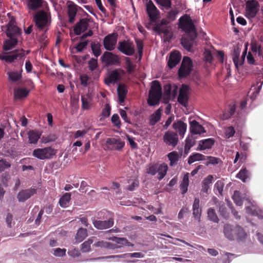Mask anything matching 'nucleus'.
<instances>
[{
    "instance_id": "nucleus-35",
    "label": "nucleus",
    "mask_w": 263,
    "mask_h": 263,
    "mask_svg": "<svg viewBox=\"0 0 263 263\" xmlns=\"http://www.w3.org/2000/svg\"><path fill=\"white\" fill-rule=\"evenodd\" d=\"M29 91L25 88H18L14 90V97L15 99H22L26 98L29 94Z\"/></svg>"
},
{
    "instance_id": "nucleus-31",
    "label": "nucleus",
    "mask_w": 263,
    "mask_h": 263,
    "mask_svg": "<svg viewBox=\"0 0 263 263\" xmlns=\"http://www.w3.org/2000/svg\"><path fill=\"white\" fill-rule=\"evenodd\" d=\"M215 143L213 138H208L202 140L199 142V149L200 151L211 148Z\"/></svg>"
},
{
    "instance_id": "nucleus-39",
    "label": "nucleus",
    "mask_w": 263,
    "mask_h": 263,
    "mask_svg": "<svg viewBox=\"0 0 263 263\" xmlns=\"http://www.w3.org/2000/svg\"><path fill=\"white\" fill-rule=\"evenodd\" d=\"M189 183V175L186 173L184 175L183 179L180 184V189L182 194H184L187 191V188Z\"/></svg>"
},
{
    "instance_id": "nucleus-36",
    "label": "nucleus",
    "mask_w": 263,
    "mask_h": 263,
    "mask_svg": "<svg viewBox=\"0 0 263 263\" xmlns=\"http://www.w3.org/2000/svg\"><path fill=\"white\" fill-rule=\"evenodd\" d=\"M43 0H28L27 6L30 10L35 11L43 6Z\"/></svg>"
},
{
    "instance_id": "nucleus-51",
    "label": "nucleus",
    "mask_w": 263,
    "mask_h": 263,
    "mask_svg": "<svg viewBox=\"0 0 263 263\" xmlns=\"http://www.w3.org/2000/svg\"><path fill=\"white\" fill-rule=\"evenodd\" d=\"M125 61L127 72L129 73L133 72L136 68V65L133 64L130 59L128 57H125Z\"/></svg>"
},
{
    "instance_id": "nucleus-41",
    "label": "nucleus",
    "mask_w": 263,
    "mask_h": 263,
    "mask_svg": "<svg viewBox=\"0 0 263 263\" xmlns=\"http://www.w3.org/2000/svg\"><path fill=\"white\" fill-rule=\"evenodd\" d=\"M71 200V194L65 193L60 198L59 201L60 205L62 208L68 206V203Z\"/></svg>"
},
{
    "instance_id": "nucleus-37",
    "label": "nucleus",
    "mask_w": 263,
    "mask_h": 263,
    "mask_svg": "<svg viewBox=\"0 0 263 263\" xmlns=\"http://www.w3.org/2000/svg\"><path fill=\"white\" fill-rule=\"evenodd\" d=\"M161 111L160 108L158 109L154 113L149 117V124L151 126L155 125L160 120L161 116Z\"/></svg>"
},
{
    "instance_id": "nucleus-47",
    "label": "nucleus",
    "mask_w": 263,
    "mask_h": 263,
    "mask_svg": "<svg viewBox=\"0 0 263 263\" xmlns=\"http://www.w3.org/2000/svg\"><path fill=\"white\" fill-rule=\"evenodd\" d=\"M153 30L159 34L162 33L167 34L168 33V30L166 26L162 25L161 24H159L158 23L154 25L153 27Z\"/></svg>"
},
{
    "instance_id": "nucleus-32",
    "label": "nucleus",
    "mask_w": 263,
    "mask_h": 263,
    "mask_svg": "<svg viewBox=\"0 0 263 263\" xmlns=\"http://www.w3.org/2000/svg\"><path fill=\"white\" fill-rule=\"evenodd\" d=\"M82 108L84 110H89L91 108L92 98L89 93L81 96Z\"/></svg>"
},
{
    "instance_id": "nucleus-56",
    "label": "nucleus",
    "mask_w": 263,
    "mask_h": 263,
    "mask_svg": "<svg viewBox=\"0 0 263 263\" xmlns=\"http://www.w3.org/2000/svg\"><path fill=\"white\" fill-rule=\"evenodd\" d=\"M156 3L164 7L166 9H169L172 7L171 0H155Z\"/></svg>"
},
{
    "instance_id": "nucleus-62",
    "label": "nucleus",
    "mask_w": 263,
    "mask_h": 263,
    "mask_svg": "<svg viewBox=\"0 0 263 263\" xmlns=\"http://www.w3.org/2000/svg\"><path fill=\"white\" fill-rule=\"evenodd\" d=\"M224 183L221 180H218L215 183L214 186V190L217 192L219 194L222 195L223 189L224 187Z\"/></svg>"
},
{
    "instance_id": "nucleus-13",
    "label": "nucleus",
    "mask_w": 263,
    "mask_h": 263,
    "mask_svg": "<svg viewBox=\"0 0 263 263\" xmlns=\"http://www.w3.org/2000/svg\"><path fill=\"white\" fill-rule=\"evenodd\" d=\"M118 34L117 33L109 34L103 40V45L105 49L108 51L113 50L117 42Z\"/></svg>"
},
{
    "instance_id": "nucleus-52",
    "label": "nucleus",
    "mask_w": 263,
    "mask_h": 263,
    "mask_svg": "<svg viewBox=\"0 0 263 263\" xmlns=\"http://www.w3.org/2000/svg\"><path fill=\"white\" fill-rule=\"evenodd\" d=\"M234 233L240 239H244L246 237L247 234L240 227H237L233 230Z\"/></svg>"
},
{
    "instance_id": "nucleus-1",
    "label": "nucleus",
    "mask_w": 263,
    "mask_h": 263,
    "mask_svg": "<svg viewBox=\"0 0 263 263\" xmlns=\"http://www.w3.org/2000/svg\"><path fill=\"white\" fill-rule=\"evenodd\" d=\"M162 87L157 80L153 81L149 91L147 103L150 106H155L159 104L162 97Z\"/></svg>"
},
{
    "instance_id": "nucleus-16",
    "label": "nucleus",
    "mask_w": 263,
    "mask_h": 263,
    "mask_svg": "<svg viewBox=\"0 0 263 263\" xmlns=\"http://www.w3.org/2000/svg\"><path fill=\"white\" fill-rule=\"evenodd\" d=\"M101 58L102 61L105 62L107 65L119 64L120 62L118 55L110 52H104Z\"/></svg>"
},
{
    "instance_id": "nucleus-8",
    "label": "nucleus",
    "mask_w": 263,
    "mask_h": 263,
    "mask_svg": "<svg viewBox=\"0 0 263 263\" xmlns=\"http://www.w3.org/2000/svg\"><path fill=\"white\" fill-rule=\"evenodd\" d=\"M196 37V32L192 34H186L182 37L181 44L188 51H192L193 46L196 45L195 40Z\"/></svg>"
},
{
    "instance_id": "nucleus-64",
    "label": "nucleus",
    "mask_w": 263,
    "mask_h": 263,
    "mask_svg": "<svg viewBox=\"0 0 263 263\" xmlns=\"http://www.w3.org/2000/svg\"><path fill=\"white\" fill-rule=\"evenodd\" d=\"M53 254L55 256L62 257L66 255V250L65 249H61L59 248L55 249H53Z\"/></svg>"
},
{
    "instance_id": "nucleus-46",
    "label": "nucleus",
    "mask_w": 263,
    "mask_h": 263,
    "mask_svg": "<svg viewBox=\"0 0 263 263\" xmlns=\"http://www.w3.org/2000/svg\"><path fill=\"white\" fill-rule=\"evenodd\" d=\"M250 173L246 168H242L237 174L236 177L240 179L242 182H245L246 180L250 177Z\"/></svg>"
},
{
    "instance_id": "nucleus-43",
    "label": "nucleus",
    "mask_w": 263,
    "mask_h": 263,
    "mask_svg": "<svg viewBox=\"0 0 263 263\" xmlns=\"http://www.w3.org/2000/svg\"><path fill=\"white\" fill-rule=\"evenodd\" d=\"M91 49L93 55L98 58L101 54V45L100 43L97 42H92L91 43Z\"/></svg>"
},
{
    "instance_id": "nucleus-42",
    "label": "nucleus",
    "mask_w": 263,
    "mask_h": 263,
    "mask_svg": "<svg viewBox=\"0 0 263 263\" xmlns=\"http://www.w3.org/2000/svg\"><path fill=\"white\" fill-rule=\"evenodd\" d=\"M87 235V229L81 228L77 231L76 239L78 242H80L82 241Z\"/></svg>"
},
{
    "instance_id": "nucleus-33",
    "label": "nucleus",
    "mask_w": 263,
    "mask_h": 263,
    "mask_svg": "<svg viewBox=\"0 0 263 263\" xmlns=\"http://www.w3.org/2000/svg\"><path fill=\"white\" fill-rule=\"evenodd\" d=\"M158 173L157 178L159 180H162L166 175L168 171V166L165 163H162L160 164L157 163V170Z\"/></svg>"
},
{
    "instance_id": "nucleus-30",
    "label": "nucleus",
    "mask_w": 263,
    "mask_h": 263,
    "mask_svg": "<svg viewBox=\"0 0 263 263\" xmlns=\"http://www.w3.org/2000/svg\"><path fill=\"white\" fill-rule=\"evenodd\" d=\"M77 12V5L73 3L72 2L71 4L68 6L67 13L69 17V22L70 23L74 22Z\"/></svg>"
},
{
    "instance_id": "nucleus-19",
    "label": "nucleus",
    "mask_w": 263,
    "mask_h": 263,
    "mask_svg": "<svg viewBox=\"0 0 263 263\" xmlns=\"http://www.w3.org/2000/svg\"><path fill=\"white\" fill-rule=\"evenodd\" d=\"M173 128L175 130V133L183 138L187 129V124L180 120H177L173 124Z\"/></svg>"
},
{
    "instance_id": "nucleus-50",
    "label": "nucleus",
    "mask_w": 263,
    "mask_h": 263,
    "mask_svg": "<svg viewBox=\"0 0 263 263\" xmlns=\"http://www.w3.org/2000/svg\"><path fill=\"white\" fill-rule=\"evenodd\" d=\"M208 217L209 219L214 222L218 223L219 219L215 210L212 208H209L208 210Z\"/></svg>"
},
{
    "instance_id": "nucleus-29",
    "label": "nucleus",
    "mask_w": 263,
    "mask_h": 263,
    "mask_svg": "<svg viewBox=\"0 0 263 263\" xmlns=\"http://www.w3.org/2000/svg\"><path fill=\"white\" fill-rule=\"evenodd\" d=\"M9 39L4 42L3 49L5 51L12 49L17 44L18 39L15 37H8Z\"/></svg>"
},
{
    "instance_id": "nucleus-57",
    "label": "nucleus",
    "mask_w": 263,
    "mask_h": 263,
    "mask_svg": "<svg viewBox=\"0 0 263 263\" xmlns=\"http://www.w3.org/2000/svg\"><path fill=\"white\" fill-rule=\"evenodd\" d=\"M135 42L137 45L138 54L140 57L141 58L143 55V42L141 39H135Z\"/></svg>"
},
{
    "instance_id": "nucleus-58",
    "label": "nucleus",
    "mask_w": 263,
    "mask_h": 263,
    "mask_svg": "<svg viewBox=\"0 0 263 263\" xmlns=\"http://www.w3.org/2000/svg\"><path fill=\"white\" fill-rule=\"evenodd\" d=\"M157 163L150 164L146 170V173L152 176H154L157 174Z\"/></svg>"
},
{
    "instance_id": "nucleus-49",
    "label": "nucleus",
    "mask_w": 263,
    "mask_h": 263,
    "mask_svg": "<svg viewBox=\"0 0 263 263\" xmlns=\"http://www.w3.org/2000/svg\"><path fill=\"white\" fill-rule=\"evenodd\" d=\"M204 156L199 153H195L191 155L188 158V163L191 164L193 162L203 159Z\"/></svg>"
},
{
    "instance_id": "nucleus-55",
    "label": "nucleus",
    "mask_w": 263,
    "mask_h": 263,
    "mask_svg": "<svg viewBox=\"0 0 263 263\" xmlns=\"http://www.w3.org/2000/svg\"><path fill=\"white\" fill-rule=\"evenodd\" d=\"M232 198L236 205L238 206L242 205V200L239 192L237 191H235Z\"/></svg>"
},
{
    "instance_id": "nucleus-26",
    "label": "nucleus",
    "mask_w": 263,
    "mask_h": 263,
    "mask_svg": "<svg viewBox=\"0 0 263 263\" xmlns=\"http://www.w3.org/2000/svg\"><path fill=\"white\" fill-rule=\"evenodd\" d=\"M25 51L23 49L21 50H15L12 51V53L9 55H7L6 62L11 63L14 61L15 60L21 59L25 57Z\"/></svg>"
},
{
    "instance_id": "nucleus-2",
    "label": "nucleus",
    "mask_w": 263,
    "mask_h": 263,
    "mask_svg": "<svg viewBox=\"0 0 263 263\" xmlns=\"http://www.w3.org/2000/svg\"><path fill=\"white\" fill-rule=\"evenodd\" d=\"M1 29L6 33L7 37H17L21 34V29L16 26L14 17L11 18L7 25L2 26Z\"/></svg>"
},
{
    "instance_id": "nucleus-21",
    "label": "nucleus",
    "mask_w": 263,
    "mask_h": 263,
    "mask_svg": "<svg viewBox=\"0 0 263 263\" xmlns=\"http://www.w3.org/2000/svg\"><path fill=\"white\" fill-rule=\"evenodd\" d=\"M247 200L250 204L247 206L246 208L247 213L252 215L257 216L259 218L262 219L263 218V216L261 215L262 212L256 206L255 202H251V200L249 199H247Z\"/></svg>"
},
{
    "instance_id": "nucleus-61",
    "label": "nucleus",
    "mask_w": 263,
    "mask_h": 263,
    "mask_svg": "<svg viewBox=\"0 0 263 263\" xmlns=\"http://www.w3.org/2000/svg\"><path fill=\"white\" fill-rule=\"evenodd\" d=\"M111 121L116 127L119 128H120L121 123L118 114H115L112 115L111 118Z\"/></svg>"
},
{
    "instance_id": "nucleus-22",
    "label": "nucleus",
    "mask_w": 263,
    "mask_h": 263,
    "mask_svg": "<svg viewBox=\"0 0 263 263\" xmlns=\"http://www.w3.org/2000/svg\"><path fill=\"white\" fill-rule=\"evenodd\" d=\"M181 54L178 51L171 52L167 62V66L170 69L175 67L181 60Z\"/></svg>"
},
{
    "instance_id": "nucleus-54",
    "label": "nucleus",
    "mask_w": 263,
    "mask_h": 263,
    "mask_svg": "<svg viewBox=\"0 0 263 263\" xmlns=\"http://www.w3.org/2000/svg\"><path fill=\"white\" fill-rule=\"evenodd\" d=\"M93 241L91 239H88L84 241L81 245V251L82 252H88L90 250V245L92 243Z\"/></svg>"
},
{
    "instance_id": "nucleus-23",
    "label": "nucleus",
    "mask_w": 263,
    "mask_h": 263,
    "mask_svg": "<svg viewBox=\"0 0 263 263\" xmlns=\"http://www.w3.org/2000/svg\"><path fill=\"white\" fill-rule=\"evenodd\" d=\"M114 220L112 218H110L107 220H94L93 224L94 227L97 229L103 230L109 228L113 226Z\"/></svg>"
},
{
    "instance_id": "nucleus-40",
    "label": "nucleus",
    "mask_w": 263,
    "mask_h": 263,
    "mask_svg": "<svg viewBox=\"0 0 263 263\" xmlns=\"http://www.w3.org/2000/svg\"><path fill=\"white\" fill-rule=\"evenodd\" d=\"M117 92L120 102L123 103L124 101V99L127 92L125 85L123 84L119 85L117 88Z\"/></svg>"
},
{
    "instance_id": "nucleus-20",
    "label": "nucleus",
    "mask_w": 263,
    "mask_h": 263,
    "mask_svg": "<svg viewBox=\"0 0 263 263\" xmlns=\"http://www.w3.org/2000/svg\"><path fill=\"white\" fill-rule=\"evenodd\" d=\"M189 90V87L185 84H183L179 90V93L178 97V101L183 106H186L188 101L187 92Z\"/></svg>"
},
{
    "instance_id": "nucleus-53",
    "label": "nucleus",
    "mask_w": 263,
    "mask_h": 263,
    "mask_svg": "<svg viewBox=\"0 0 263 263\" xmlns=\"http://www.w3.org/2000/svg\"><path fill=\"white\" fill-rule=\"evenodd\" d=\"M111 107L109 104H106L104 108L103 109L100 120L108 117L110 115Z\"/></svg>"
},
{
    "instance_id": "nucleus-60",
    "label": "nucleus",
    "mask_w": 263,
    "mask_h": 263,
    "mask_svg": "<svg viewBox=\"0 0 263 263\" xmlns=\"http://www.w3.org/2000/svg\"><path fill=\"white\" fill-rule=\"evenodd\" d=\"M128 183L130 184L128 186L127 189L130 191L135 190V189L138 187L139 185V182L138 179L130 180L128 181Z\"/></svg>"
},
{
    "instance_id": "nucleus-3",
    "label": "nucleus",
    "mask_w": 263,
    "mask_h": 263,
    "mask_svg": "<svg viewBox=\"0 0 263 263\" xmlns=\"http://www.w3.org/2000/svg\"><path fill=\"white\" fill-rule=\"evenodd\" d=\"M57 150L51 147H46L43 148L35 149L32 155L41 160L50 159L55 155Z\"/></svg>"
},
{
    "instance_id": "nucleus-45",
    "label": "nucleus",
    "mask_w": 263,
    "mask_h": 263,
    "mask_svg": "<svg viewBox=\"0 0 263 263\" xmlns=\"http://www.w3.org/2000/svg\"><path fill=\"white\" fill-rule=\"evenodd\" d=\"M213 177L212 175H209L206 177L202 182V191L208 193L209 189V185L212 183Z\"/></svg>"
},
{
    "instance_id": "nucleus-10",
    "label": "nucleus",
    "mask_w": 263,
    "mask_h": 263,
    "mask_svg": "<svg viewBox=\"0 0 263 263\" xmlns=\"http://www.w3.org/2000/svg\"><path fill=\"white\" fill-rule=\"evenodd\" d=\"M118 49L122 53L128 56L133 55L135 52L133 43L125 40L118 43Z\"/></svg>"
},
{
    "instance_id": "nucleus-38",
    "label": "nucleus",
    "mask_w": 263,
    "mask_h": 263,
    "mask_svg": "<svg viewBox=\"0 0 263 263\" xmlns=\"http://www.w3.org/2000/svg\"><path fill=\"white\" fill-rule=\"evenodd\" d=\"M28 135L29 143L35 144L40 138L41 134L37 131L31 130L28 132Z\"/></svg>"
},
{
    "instance_id": "nucleus-59",
    "label": "nucleus",
    "mask_w": 263,
    "mask_h": 263,
    "mask_svg": "<svg viewBox=\"0 0 263 263\" xmlns=\"http://www.w3.org/2000/svg\"><path fill=\"white\" fill-rule=\"evenodd\" d=\"M10 167L11 164L10 162L7 161L5 159H1L0 160V173Z\"/></svg>"
},
{
    "instance_id": "nucleus-48",
    "label": "nucleus",
    "mask_w": 263,
    "mask_h": 263,
    "mask_svg": "<svg viewBox=\"0 0 263 263\" xmlns=\"http://www.w3.org/2000/svg\"><path fill=\"white\" fill-rule=\"evenodd\" d=\"M246 54L247 48L245 49V50L243 52V54L240 59H239L236 55L233 57V61L236 68H238L239 66L243 64L245 60V57Z\"/></svg>"
},
{
    "instance_id": "nucleus-63",
    "label": "nucleus",
    "mask_w": 263,
    "mask_h": 263,
    "mask_svg": "<svg viewBox=\"0 0 263 263\" xmlns=\"http://www.w3.org/2000/svg\"><path fill=\"white\" fill-rule=\"evenodd\" d=\"M95 246L96 247H101L104 248L111 249L112 245L110 242H105L103 241H99L95 243Z\"/></svg>"
},
{
    "instance_id": "nucleus-6",
    "label": "nucleus",
    "mask_w": 263,
    "mask_h": 263,
    "mask_svg": "<svg viewBox=\"0 0 263 263\" xmlns=\"http://www.w3.org/2000/svg\"><path fill=\"white\" fill-rule=\"evenodd\" d=\"M192 67L193 64L191 59L187 57H184L178 70L179 77L183 78L188 76L191 73Z\"/></svg>"
},
{
    "instance_id": "nucleus-9",
    "label": "nucleus",
    "mask_w": 263,
    "mask_h": 263,
    "mask_svg": "<svg viewBox=\"0 0 263 263\" xmlns=\"http://www.w3.org/2000/svg\"><path fill=\"white\" fill-rule=\"evenodd\" d=\"M125 145V143L120 138H108L106 141L105 150L121 151Z\"/></svg>"
},
{
    "instance_id": "nucleus-12",
    "label": "nucleus",
    "mask_w": 263,
    "mask_h": 263,
    "mask_svg": "<svg viewBox=\"0 0 263 263\" xmlns=\"http://www.w3.org/2000/svg\"><path fill=\"white\" fill-rule=\"evenodd\" d=\"M163 140L164 143L168 146L175 147L178 143V136L176 133L172 130H167L165 132Z\"/></svg>"
},
{
    "instance_id": "nucleus-25",
    "label": "nucleus",
    "mask_w": 263,
    "mask_h": 263,
    "mask_svg": "<svg viewBox=\"0 0 263 263\" xmlns=\"http://www.w3.org/2000/svg\"><path fill=\"white\" fill-rule=\"evenodd\" d=\"M190 131L192 134H201L205 133L204 127L199 123L194 120L190 122Z\"/></svg>"
},
{
    "instance_id": "nucleus-18",
    "label": "nucleus",
    "mask_w": 263,
    "mask_h": 263,
    "mask_svg": "<svg viewBox=\"0 0 263 263\" xmlns=\"http://www.w3.org/2000/svg\"><path fill=\"white\" fill-rule=\"evenodd\" d=\"M88 20L86 18H82L74 26V32L76 35H79L82 32L85 31L88 29Z\"/></svg>"
},
{
    "instance_id": "nucleus-28",
    "label": "nucleus",
    "mask_w": 263,
    "mask_h": 263,
    "mask_svg": "<svg viewBox=\"0 0 263 263\" xmlns=\"http://www.w3.org/2000/svg\"><path fill=\"white\" fill-rule=\"evenodd\" d=\"M110 239L119 245H112L111 249L119 248L123 246L132 247L134 246V245L130 242L128 241V240L125 238L113 237Z\"/></svg>"
},
{
    "instance_id": "nucleus-5",
    "label": "nucleus",
    "mask_w": 263,
    "mask_h": 263,
    "mask_svg": "<svg viewBox=\"0 0 263 263\" xmlns=\"http://www.w3.org/2000/svg\"><path fill=\"white\" fill-rule=\"evenodd\" d=\"M180 27L186 33V34H192L196 32L195 26L190 16L184 15L181 16L179 20Z\"/></svg>"
},
{
    "instance_id": "nucleus-14",
    "label": "nucleus",
    "mask_w": 263,
    "mask_h": 263,
    "mask_svg": "<svg viewBox=\"0 0 263 263\" xmlns=\"http://www.w3.org/2000/svg\"><path fill=\"white\" fill-rule=\"evenodd\" d=\"M246 100L241 101L240 102L239 104H238V103L236 102H235L234 104H233V106H231V118H234L236 116L239 118L240 116L241 115L243 112L244 109L245 108H246Z\"/></svg>"
},
{
    "instance_id": "nucleus-11",
    "label": "nucleus",
    "mask_w": 263,
    "mask_h": 263,
    "mask_svg": "<svg viewBox=\"0 0 263 263\" xmlns=\"http://www.w3.org/2000/svg\"><path fill=\"white\" fill-rule=\"evenodd\" d=\"M34 21L39 29H43L48 23L47 13L43 10L37 12L34 15Z\"/></svg>"
},
{
    "instance_id": "nucleus-44",
    "label": "nucleus",
    "mask_w": 263,
    "mask_h": 263,
    "mask_svg": "<svg viewBox=\"0 0 263 263\" xmlns=\"http://www.w3.org/2000/svg\"><path fill=\"white\" fill-rule=\"evenodd\" d=\"M167 157L170 161V166L176 165L179 159V154L176 151H173L168 154Z\"/></svg>"
},
{
    "instance_id": "nucleus-4",
    "label": "nucleus",
    "mask_w": 263,
    "mask_h": 263,
    "mask_svg": "<svg viewBox=\"0 0 263 263\" xmlns=\"http://www.w3.org/2000/svg\"><path fill=\"white\" fill-rule=\"evenodd\" d=\"M251 51L248 53L247 57L248 63L255 64V60H258V59H262L263 61V55L261 56L260 45H257L255 42H252L251 44Z\"/></svg>"
},
{
    "instance_id": "nucleus-27",
    "label": "nucleus",
    "mask_w": 263,
    "mask_h": 263,
    "mask_svg": "<svg viewBox=\"0 0 263 263\" xmlns=\"http://www.w3.org/2000/svg\"><path fill=\"white\" fill-rule=\"evenodd\" d=\"M121 79V75L118 69L111 71L108 77L105 79L106 84L109 85L111 83H116Z\"/></svg>"
},
{
    "instance_id": "nucleus-24",
    "label": "nucleus",
    "mask_w": 263,
    "mask_h": 263,
    "mask_svg": "<svg viewBox=\"0 0 263 263\" xmlns=\"http://www.w3.org/2000/svg\"><path fill=\"white\" fill-rule=\"evenodd\" d=\"M23 62L21 64V68L19 70H13L7 72L8 79L12 82H16L19 81L22 79V72L23 69L22 66Z\"/></svg>"
},
{
    "instance_id": "nucleus-15",
    "label": "nucleus",
    "mask_w": 263,
    "mask_h": 263,
    "mask_svg": "<svg viewBox=\"0 0 263 263\" xmlns=\"http://www.w3.org/2000/svg\"><path fill=\"white\" fill-rule=\"evenodd\" d=\"M146 12L151 22L156 21L159 11L151 0L148 1L146 4Z\"/></svg>"
},
{
    "instance_id": "nucleus-7",
    "label": "nucleus",
    "mask_w": 263,
    "mask_h": 263,
    "mask_svg": "<svg viewBox=\"0 0 263 263\" xmlns=\"http://www.w3.org/2000/svg\"><path fill=\"white\" fill-rule=\"evenodd\" d=\"M259 5L256 0H248L246 3V16L249 18L254 17L259 11Z\"/></svg>"
},
{
    "instance_id": "nucleus-34",
    "label": "nucleus",
    "mask_w": 263,
    "mask_h": 263,
    "mask_svg": "<svg viewBox=\"0 0 263 263\" xmlns=\"http://www.w3.org/2000/svg\"><path fill=\"white\" fill-rule=\"evenodd\" d=\"M200 201L197 198H195L193 204V214L195 218L200 219L201 214V208L199 206Z\"/></svg>"
},
{
    "instance_id": "nucleus-17",
    "label": "nucleus",
    "mask_w": 263,
    "mask_h": 263,
    "mask_svg": "<svg viewBox=\"0 0 263 263\" xmlns=\"http://www.w3.org/2000/svg\"><path fill=\"white\" fill-rule=\"evenodd\" d=\"M36 193V189L34 187L22 190L17 194V198L20 202H25Z\"/></svg>"
}]
</instances>
